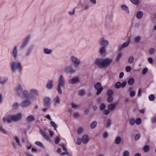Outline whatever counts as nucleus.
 <instances>
[{"label":"nucleus","instance_id":"1","mask_svg":"<svg viewBox=\"0 0 156 156\" xmlns=\"http://www.w3.org/2000/svg\"><path fill=\"white\" fill-rule=\"evenodd\" d=\"M112 62V60L111 59H103L101 58H97L95 60L94 64L99 68L103 69L108 67Z\"/></svg>","mask_w":156,"mask_h":156},{"label":"nucleus","instance_id":"2","mask_svg":"<svg viewBox=\"0 0 156 156\" xmlns=\"http://www.w3.org/2000/svg\"><path fill=\"white\" fill-rule=\"evenodd\" d=\"M10 66L11 70L13 73L18 72L20 73L23 68L21 63L19 62H12L10 64Z\"/></svg>","mask_w":156,"mask_h":156},{"label":"nucleus","instance_id":"3","mask_svg":"<svg viewBox=\"0 0 156 156\" xmlns=\"http://www.w3.org/2000/svg\"><path fill=\"white\" fill-rule=\"evenodd\" d=\"M58 83V84L57 90L59 94H61L62 91L61 87H63L65 84V78L62 75H60L59 76Z\"/></svg>","mask_w":156,"mask_h":156},{"label":"nucleus","instance_id":"4","mask_svg":"<svg viewBox=\"0 0 156 156\" xmlns=\"http://www.w3.org/2000/svg\"><path fill=\"white\" fill-rule=\"evenodd\" d=\"M24 100L21 103V106L23 108H26L28 107L31 104V100L30 97H29L28 94H26L24 96Z\"/></svg>","mask_w":156,"mask_h":156},{"label":"nucleus","instance_id":"5","mask_svg":"<svg viewBox=\"0 0 156 156\" xmlns=\"http://www.w3.org/2000/svg\"><path fill=\"white\" fill-rule=\"evenodd\" d=\"M15 92V93L19 96H21L23 94V96H25L26 94H28L27 91L26 90H23L22 87L20 84H18L16 87Z\"/></svg>","mask_w":156,"mask_h":156},{"label":"nucleus","instance_id":"6","mask_svg":"<svg viewBox=\"0 0 156 156\" xmlns=\"http://www.w3.org/2000/svg\"><path fill=\"white\" fill-rule=\"evenodd\" d=\"M70 59L76 68L78 67L81 63L80 60L76 57L72 56H71Z\"/></svg>","mask_w":156,"mask_h":156},{"label":"nucleus","instance_id":"7","mask_svg":"<svg viewBox=\"0 0 156 156\" xmlns=\"http://www.w3.org/2000/svg\"><path fill=\"white\" fill-rule=\"evenodd\" d=\"M94 87L95 89L97 90L96 93V94L97 95L99 94L103 89V88L101 84L99 82H97L94 83Z\"/></svg>","mask_w":156,"mask_h":156},{"label":"nucleus","instance_id":"8","mask_svg":"<svg viewBox=\"0 0 156 156\" xmlns=\"http://www.w3.org/2000/svg\"><path fill=\"white\" fill-rule=\"evenodd\" d=\"M30 38V36L29 35L26 36L23 39L20 47V48L21 49L24 48L27 46L29 41Z\"/></svg>","mask_w":156,"mask_h":156},{"label":"nucleus","instance_id":"9","mask_svg":"<svg viewBox=\"0 0 156 156\" xmlns=\"http://www.w3.org/2000/svg\"><path fill=\"white\" fill-rule=\"evenodd\" d=\"M80 77L79 76H76L69 80L68 81V83L69 84L74 85L79 83L80 82Z\"/></svg>","mask_w":156,"mask_h":156},{"label":"nucleus","instance_id":"10","mask_svg":"<svg viewBox=\"0 0 156 156\" xmlns=\"http://www.w3.org/2000/svg\"><path fill=\"white\" fill-rule=\"evenodd\" d=\"M63 70L65 72L70 74L74 73L76 72V70L71 66H65Z\"/></svg>","mask_w":156,"mask_h":156},{"label":"nucleus","instance_id":"11","mask_svg":"<svg viewBox=\"0 0 156 156\" xmlns=\"http://www.w3.org/2000/svg\"><path fill=\"white\" fill-rule=\"evenodd\" d=\"M11 55L13 58L17 59L18 56V47L16 45L13 47Z\"/></svg>","mask_w":156,"mask_h":156},{"label":"nucleus","instance_id":"12","mask_svg":"<svg viewBox=\"0 0 156 156\" xmlns=\"http://www.w3.org/2000/svg\"><path fill=\"white\" fill-rule=\"evenodd\" d=\"M14 139L15 141V143H12V146L15 148L21 147V144L19 138L17 136L14 137Z\"/></svg>","mask_w":156,"mask_h":156},{"label":"nucleus","instance_id":"13","mask_svg":"<svg viewBox=\"0 0 156 156\" xmlns=\"http://www.w3.org/2000/svg\"><path fill=\"white\" fill-rule=\"evenodd\" d=\"M23 116V115L20 113L11 116L12 121L14 122H17L20 121L22 119Z\"/></svg>","mask_w":156,"mask_h":156},{"label":"nucleus","instance_id":"14","mask_svg":"<svg viewBox=\"0 0 156 156\" xmlns=\"http://www.w3.org/2000/svg\"><path fill=\"white\" fill-rule=\"evenodd\" d=\"M59 145L62 147V149L64 151V152L63 153H61V149L58 148L57 151L58 153H60V155L61 156L64 155H69V153L68 152L66 148L64 145L59 144Z\"/></svg>","mask_w":156,"mask_h":156},{"label":"nucleus","instance_id":"15","mask_svg":"<svg viewBox=\"0 0 156 156\" xmlns=\"http://www.w3.org/2000/svg\"><path fill=\"white\" fill-rule=\"evenodd\" d=\"M30 95L28 96L29 97H30V98L32 99L33 98H35L36 96L38 95V93L37 90L35 89H32L30 90Z\"/></svg>","mask_w":156,"mask_h":156},{"label":"nucleus","instance_id":"16","mask_svg":"<svg viewBox=\"0 0 156 156\" xmlns=\"http://www.w3.org/2000/svg\"><path fill=\"white\" fill-rule=\"evenodd\" d=\"M99 43L102 46H105V47L107 46L109 44V41L103 37H102L100 39Z\"/></svg>","mask_w":156,"mask_h":156},{"label":"nucleus","instance_id":"17","mask_svg":"<svg viewBox=\"0 0 156 156\" xmlns=\"http://www.w3.org/2000/svg\"><path fill=\"white\" fill-rule=\"evenodd\" d=\"M53 80H49L46 83V88L48 89H51L53 87Z\"/></svg>","mask_w":156,"mask_h":156},{"label":"nucleus","instance_id":"18","mask_svg":"<svg viewBox=\"0 0 156 156\" xmlns=\"http://www.w3.org/2000/svg\"><path fill=\"white\" fill-rule=\"evenodd\" d=\"M2 120L4 122H7L9 123L12 121L11 116H8L7 117H4L2 119Z\"/></svg>","mask_w":156,"mask_h":156},{"label":"nucleus","instance_id":"19","mask_svg":"<svg viewBox=\"0 0 156 156\" xmlns=\"http://www.w3.org/2000/svg\"><path fill=\"white\" fill-rule=\"evenodd\" d=\"M0 84L3 85L5 84L7 82L8 79L7 77L0 76Z\"/></svg>","mask_w":156,"mask_h":156},{"label":"nucleus","instance_id":"20","mask_svg":"<svg viewBox=\"0 0 156 156\" xmlns=\"http://www.w3.org/2000/svg\"><path fill=\"white\" fill-rule=\"evenodd\" d=\"M82 143L84 144H87L89 140V138L88 136L87 135H84L83 136L82 138Z\"/></svg>","mask_w":156,"mask_h":156},{"label":"nucleus","instance_id":"21","mask_svg":"<svg viewBox=\"0 0 156 156\" xmlns=\"http://www.w3.org/2000/svg\"><path fill=\"white\" fill-rule=\"evenodd\" d=\"M53 51L52 49L48 48H44L43 52L44 54L46 55H50L52 53Z\"/></svg>","mask_w":156,"mask_h":156},{"label":"nucleus","instance_id":"22","mask_svg":"<svg viewBox=\"0 0 156 156\" xmlns=\"http://www.w3.org/2000/svg\"><path fill=\"white\" fill-rule=\"evenodd\" d=\"M26 120L29 122H32L35 120L34 116L32 115H29L27 117Z\"/></svg>","mask_w":156,"mask_h":156},{"label":"nucleus","instance_id":"23","mask_svg":"<svg viewBox=\"0 0 156 156\" xmlns=\"http://www.w3.org/2000/svg\"><path fill=\"white\" fill-rule=\"evenodd\" d=\"M129 44V42H125L123 44H121L119 46V51H121L124 48L127 47Z\"/></svg>","mask_w":156,"mask_h":156},{"label":"nucleus","instance_id":"24","mask_svg":"<svg viewBox=\"0 0 156 156\" xmlns=\"http://www.w3.org/2000/svg\"><path fill=\"white\" fill-rule=\"evenodd\" d=\"M121 9L126 12L128 14L129 13V11L128 7L125 5H122L121 6Z\"/></svg>","mask_w":156,"mask_h":156},{"label":"nucleus","instance_id":"25","mask_svg":"<svg viewBox=\"0 0 156 156\" xmlns=\"http://www.w3.org/2000/svg\"><path fill=\"white\" fill-rule=\"evenodd\" d=\"M99 52L101 55H105L106 53V47L105 46H102L100 48Z\"/></svg>","mask_w":156,"mask_h":156},{"label":"nucleus","instance_id":"26","mask_svg":"<svg viewBox=\"0 0 156 156\" xmlns=\"http://www.w3.org/2000/svg\"><path fill=\"white\" fill-rule=\"evenodd\" d=\"M143 15V12L141 11H139L137 12L136 15V17L139 19H141Z\"/></svg>","mask_w":156,"mask_h":156},{"label":"nucleus","instance_id":"27","mask_svg":"<svg viewBox=\"0 0 156 156\" xmlns=\"http://www.w3.org/2000/svg\"><path fill=\"white\" fill-rule=\"evenodd\" d=\"M44 104L46 106H48L50 105L51 99L48 97H46L44 99Z\"/></svg>","mask_w":156,"mask_h":156},{"label":"nucleus","instance_id":"28","mask_svg":"<svg viewBox=\"0 0 156 156\" xmlns=\"http://www.w3.org/2000/svg\"><path fill=\"white\" fill-rule=\"evenodd\" d=\"M53 102L55 105H57L60 103V100L58 96H57L53 100Z\"/></svg>","mask_w":156,"mask_h":156},{"label":"nucleus","instance_id":"29","mask_svg":"<svg viewBox=\"0 0 156 156\" xmlns=\"http://www.w3.org/2000/svg\"><path fill=\"white\" fill-rule=\"evenodd\" d=\"M40 132L41 134L42 135L44 138L47 140H48L49 139V136L46 134L44 130L41 129Z\"/></svg>","mask_w":156,"mask_h":156},{"label":"nucleus","instance_id":"30","mask_svg":"<svg viewBox=\"0 0 156 156\" xmlns=\"http://www.w3.org/2000/svg\"><path fill=\"white\" fill-rule=\"evenodd\" d=\"M141 39V37L140 36H136L134 38V41L136 43H139Z\"/></svg>","mask_w":156,"mask_h":156},{"label":"nucleus","instance_id":"31","mask_svg":"<svg viewBox=\"0 0 156 156\" xmlns=\"http://www.w3.org/2000/svg\"><path fill=\"white\" fill-rule=\"evenodd\" d=\"M116 105L114 104H111L108 106V108L111 110H113L116 107Z\"/></svg>","mask_w":156,"mask_h":156},{"label":"nucleus","instance_id":"32","mask_svg":"<svg viewBox=\"0 0 156 156\" xmlns=\"http://www.w3.org/2000/svg\"><path fill=\"white\" fill-rule=\"evenodd\" d=\"M34 48V46L33 45H31L28 48L27 52L26 54V55H28L30 53V52L33 50Z\"/></svg>","mask_w":156,"mask_h":156},{"label":"nucleus","instance_id":"33","mask_svg":"<svg viewBox=\"0 0 156 156\" xmlns=\"http://www.w3.org/2000/svg\"><path fill=\"white\" fill-rule=\"evenodd\" d=\"M0 131L2 133L5 134H7L8 133L7 131L5 130L2 126L0 125Z\"/></svg>","mask_w":156,"mask_h":156},{"label":"nucleus","instance_id":"34","mask_svg":"<svg viewBox=\"0 0 156 156\" xmlns=\"http://www.w3.org/2000/svg\"><path fill=\"white\" fill-rule=\"evenodd\" d=\"M97 122L95 121H93L90 125V127L91 129H94L97 125Z\"/></svg>","mask_w":156,"mask_h":156},{"label":"nucleus","instance_id":"35","mask_svg":"<svg viewBox=\"0 0 156 156\" xmlns=\"http://www.w3.org/2000/svg\"><path fill=\"white\" fill-rule=\"evenodd\" d=\"M122 55V53L120 51L117 55L116 58V60L117 62H118L120 60Z\"/></svg>","mask_w":156,"mask_h":156},{"label":"nucleus","instance_id":"36","mask_svg":"<svg viewBox=\"0 0 156 156\" xmlns=\"http://www.w3.org/2000/svg\"><path fill=\"white\" fill-rule=\"evenodd\" d=\"M121 138L120 136L117 137L115 139V143L117 144H119L121 141Z\"/></svg>","mask_w":156,"mask_h":156},{"label":"nucleus","instance_id":"37","mask_svg":"<svg viewBox=\"0 0 156 156\" xmlns=\"http://www.w3.org/2000/svg\"><path fill=\"white\" fill-rule=\"evenodd\" d=\"M134 60V57L132 56H130L129 58L128 62L129 64H132Z\"/></svg>","mask_w":156,"mask_h":156},{"label":"nucleus","instance_id":"38","mask_svg":"<svg viewBox=\"0 0 156 156\" xmlns=\"http://www.w3.org/2000/svg\"><path fill=\"white\" fill-rule=\"evenodd\" d=\"M130 2L135 5H137L139 3V0H129Z\"/></svg>","mask_w":156,"mask_h":156},{"label":"nucleus","instance_id":"39","mask_svg":"<svg viewBox=\"0 0 156 156\" xmlns=\"http://www.w3.org/2000/svg\"><path fill=\"white\" fill-rule=\"evenodd\" d=\"M134 79L133 78H131L128 80V83L129 85H132L134 83Z\"/></svg>","mask_w":156,"mask_h":156},{"label":"nucleus","instance_id":"40","mask_svg":"<svg viewBox=\"0 0 156 156\" xmlns=\"http://www.w3.org/2000/svg\"><path fill=\"white\" fill-rule=\"evenodd\" d=\"M122 86L121 83L120 82H117L115 85V87L116 89H119Z\"/></svg>","mask_w":156,"mask_h":156},{"label":"nucleus","instance_id":"41","mask_svg":"<svg viewBox=\"0 0 156 156\" xmlns=\"http://www.w3.org/2000/svg\"><path fill=\"white\" fill-rule=\"evenodd\" d=\"M114 92L112 90H109L107 92V96H112Z\"/></svg>","mask_w":156,"mask_h":156},{"label":"nucleus","instance_id":"42","mask_svg":"<svg viewBox=\"0 0 156 156\" xmlns=\"http://www.w3.org/2000/svg\"><path fill=\"white\" fill-rule=\"evenodd\" d=\"M71 105L72 108H77L79 107V105L73 103H71Z\"/></svg>","mask_w":156,"mask_h":156},{"label":"nucleus","instance_id":"43","mask_svg":"<svg viewBox=\"0 0 156 156\" xmlns=\"http://www.w3.org/2000/svg\"><path fill=\"white\" fill-rule=\"evenodd\" d=\"M150 150V148L147 145H145L144 146L143 148V150L145 152H148Z\"/></svg>","mask_w":156,"mask_h":156},{"label":"nucleus","instance_id":"44","mask_svg":"<svg viewBox=\"0 0 156 156\" xmlns=\"http://www.w3.org/2000/svg\"><path fill=\"white\" fill-rule=\"evenodd\" d=\"M135 122V119L133 118H131L129 120V124L130 125H133Z\"/></svg>","mask_w":156,"mask_h":156},{"label":"nucleus","instance_id":"45","mask_svg":"<svg viewBox=\"0 0 156 156\" xmlns=\"http://www.w3.org/2000/svg\"><path fill=\"white\" fill-rule=\"evenodd\" d=\"M155 51V49L153 48H151L149 50V54L150 55H152L154 53Z\"/></svg>","mask_w":156,"mask_h":156},{"label":"nucleus","instance_id":"46","mask_svg":"<svg viewBox=\"0 0 156 156\" xmlns=\"http://www.w3.org/2000/svg\"><path fill=\"white\" fill-rule=\"evenodd\" d=\"M20 104L17 102H15L13 104V108L16 109L18 108Z\"/></svg>","mask_w":156,"mask_h":156},{"label":"nucleus","instance_id":"47","mask_svg":"<svg viewBox=\"0 0 156 156\" xmlns=\"http://www.w3.org/2000/svg\"><path fill=\"white\" fill-rule=\"evenodd\" d=\"M83 128L82 127H80L79 128L77 129V133L79 134H80L83 133Z\"/></svg>","mask_w":156,"mask_h":156},{"label":"nucleus","instance_id":"48","mask_svg":"<svg viewBox=\"0 0 156 156\" xmlns=\"http://www.w3.org/2000/svg\"><path fill=\"white\" fill-rule=\"evenodd\" d=\"M113 97L112 96H110L108 98L107 101L109 103H111L113 101Z\"/></svg>","mask_w":156,"mask_h":156},{"label":"nucleus","instance_id":"49","mask_svg":"<svg viewBox=\"0 0 156 156\" xmlns=\"http://www.w3.org/2000/svg\"><path fill=\"white\" fill-rule=\"evenodd\" d=\"M82 142V138H78L76 140V144L77 145H80Z\"/></svg>","mask_w":156,"mask_h":156},{"label":"nucleus","instance_id":"50","mask_svg":"<svg viewBox=\"0 0 156 156\" xmlns=\"http://www.w3.org/2000/svg\"><path fill=\"white\" fill-rule=\"evenodd\" d=\"M129 152L127 151H124L123 153V156H129Z\"/></svg>","mask_w":156,"mask_h":156},{"label":"nucleus","instance_id":"51","mask_svg":"<svg viewBox=\"0 0 156 156\" xmlns=\"http://www.w3.org/2000/svg\"><path fill=\"white\" fill-rule=\"evenodd\" d=\"M149 100L151 101H153L155 99L154 96L153 94H151L149 96Z\"/></svg>","mask_w":156,"mask_h":156},{"label":"nucleus","instance_id":"52","mask_svg":"<svg viewBox=\"0 0 156 156\" xmlns=\"http://www.w3.org/2000/svg\"><path fill=\"white\" fill-rule=\"evenodd\" d=\"M141 136L140 134V133L136 134L135 137V141H137L140 138Z\"/></svg>","mask_w":156,"mask_h":156},{"label":"nucleus","instance_id":"53","mask_svg":"<svg viewBox=\"0 0 156 156\" xmlns=\"http://www.w3.org/2000/svg\"><path fill=\"white\" fill-rule=\"evenodd\" d=\"M131 69H132L131 67L130 66H127L126 67V68H125V70H126V71L127 72H130L131 71Z\"/></svg>","mask_w":156,"mask_h":156},{"label":"nucleus","instance_id":"54","mask_svg":"<svg viewBox=\"0 0 156 156\" xmlns=\"http://www.w3.org/2000/svg\"><path fill=\"white\" fill-rule=\"evenodd\" d=\"M141 122V120L140 118H137L136 119L135 122L137 125H140Z\"/></svg>","mask_w":156,"mask_h":156},{"label":"nucleus","instance_id":"55","mask_svg":"<svg viewBox=\"0 0 156 156\" xmlns=\"http://www.w3.org/2000/svg\"><path fill=\"white\" fill-rule=\"evenodd\" d=\"M136 94V92L133 91H131L129 94V96L131 97H134Z\"/></svg>","mask_w":156,"mask_h":156},{"label":"nucleus","instance_id":"56","mask_svg":"<svg viewBox=\"0 0 156 156\" xmlns=\"http://www.w3.org/2000/svg\"><path fill=\"white\" fill-rule=\"evenodd\" d=\"M106 105L105 104H102L101 105L100 107V110H102L105 108Z\"/></svg>","mask_w":156,"mask_h":156},{"label":"nucleus","instance_id":"57","mask_svg":"<svg viewBox=\"0 0 156 156\" xmlns=\"http://www.w3.org/2000/svg\"><path fill=\"white\" fill-rule=\"evenodd\" d=\"M35 144L36 145H37L40 147H43V145L42 144L40 141H36L35 142Z\"/></svg>","mask_w":156,"mask_h":156},{"label":"nucleus","instance_id":"58","mask_svg":"<svg viewBox=\"0 0 156 156\" xmlns=\"http://www.w3.org/2000/svg\"><path fill=\"white\" fill-rule=\"evenodd\" d=\"M103 114L105 115H107L110 113V110L109 109H106L103 110Z\"/></svg>","mask_w":156,"mask_h":156},{"label":"nucleus","instance_id":"59","mask_svg":"<svg viewBox=\"0 0 156 156\" xmlns=\"http://www.w3.org/2000/svg\"><path fill=\"white\" fill-rule=\"evenodd\" d=\"M148 69L147 68H145L143 69L142 71L143 75H145L147 72Z\"/></svg>","mask_w":156,"mask_h":156},{"label":"nucleus","instance_id":"60","mask_svg":"<svg viewBox=\"0 0 156 156\" xmlns=\"http://www.w3.org/2000/svg\"><path fill=\"white\" fill-rule=\"evenodd\" d=\"M111 120H109L106 123V127L107 128H108L111 125Z\"/></svg>","mask_w":156,"mask_h":156},{"label":"nucleus","instance_id":"61","mask_svg":"<svg viewBox=\"0 0 156 156\" xmlns=\"http://www.w3.org/2000/svg\"><path fill=\"white\" fill-rule=\"evenodd\" d=\"M83 8L84 10H87L89 9V6L88 4H86L83 6Z\"/></svg>","mask_w":156,"mask_h":156},{"label":"nucleus","instance_id":"62","mask_svg":"<svg viewBox=\"0 0 156 156\" xmlns=\"http://www.w3.org/2000/svg\"><path fill=\"white\" fill-rule=\"evenodd\" d=\"M148 62L151 64H152L153 62V59L151 58H149L147 59Z\"/></svg>","mask_w":156,"mask_h":156},{"label":"nucleus","instance_id":"63","mask_svg":"<svg viewBox=\"0 0 156 156\" xmlns=\"http://www.w3.org/2000/svg\"><path fill=\"white\" fill-rule=\"evenodd\" d=\"M84 93L85 91L83 90H81L80 91L79 94L80 95L82 96L84 95Z\"/></svg>","mask_w":156,"mask_h":156},{"label":"nucleus","instance_id":"64","mask_svg":"<svg viewBox=\"0 0 156 156\" xmlns=\"http://www.w3.org/2000/svg\"><path fill=\"white\" fill-rule=\"evenodd\" d=\"M60 140L59 138L57 137L55 139V143L56 144H58L60 142Z\"/></svg>","mask_w":156,"mask_h":156}]
</instances>
